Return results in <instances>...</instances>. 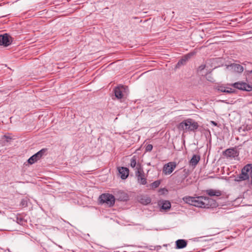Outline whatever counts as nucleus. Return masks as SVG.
Wrapping results in <instances>:
<instances>
[{
	"label": "nucleus",
	"instance_id": "4",
	"mask_svg": "<svg viewBox=\"0 0 252 252\" xmlns=\"http://www.w3.org/2000/svg\"><path fill=\"white\" fill-rule=\"evenodd\" d=\"M100 203H105L109 207L114 206L115 202V196L110 193H103L99 197Z\"/></svg>",
	"mask_w": 252,
	"mask_h": 252
},
{
	"label": "nucleus",
	"instance_id": "30",
	"mask_svg": "<svg viewBox=\"0 0 252 252\" xmlns=\"http://www.w3.org/2000/svg\"><path fill=\"white\" fill-rule=\"evenodd\" d=\"M200 68H201V69H203L204 68V67H203L202 66H200Z\"/></svg>",
	"mask_w": 252,
	"mask_h": 252
},
{
	"label": "nucleus",
	"instance_id": "25",
	"mask_svg": "<svg viewBox=\"0 0 252 252\" xmlns=\"http://www.w3.org/2000/svg\"><path fill=\"white\" fill-rule=\"evenodd\" d=\"M20 205L22 207H26L27 206V201L25 199H23L21 201Z\"/></svg>",
	"mask_w": 252,
	"mask_h": 252
},
{
	"label": "nucleus",
	"instance_id": "16",
	"mask_svg": "<svg viewBox=\"0 0 252 252\" xmlns=\"http://www.w3.org/2000/svg\"><path fill=\"white\" fill-rule=\"evenodd\" d=\"M206 193L210 196H220L221 195V191L217 189H210L206 190Z\"/></svg>",
	"mask_w": 252,
	"mask_h": 252
},
{
	"label": "nucleus",
	"instance_id": "22",
	"mask_svg": "<svg viewBox=\"0 0 252 252\" xmlns=\"http://www.w3.org/2000/svg\"><path fill=\"white\" fill-rule=\"evenodd\" d=\"M160 184V181L159 180H157L151 184V187L153 189H156L158 188Z\"/></svg>",
	"mask_w": 252,
	"mask_h": 252
},
{
	"label": "nucleus",
	"instance_id": "8",
	"mask_svg": "<svg viewBox=\"0 0 252 252\" xmlns=\"http://www.w3.org/2000/svg\"><path fill=\"white\" fill-rule=\"evenodd\" d=\"M175 162H169L165 164L163 167V173L165 175L170 174L176 167Z\"/></svg>",
	"mask_w": 252,
	"mask_h": 252
},
{
	"label": "nucleus",
	"instance_id": "7",
	"mask_svg": "<svg viewBox=\"0 0 252 252\" xmlns=\"http://www.w3.org/2000/svg\"><path fill=\"white\" fill-rule=\"evenodd\" d=\"M231 86L236 89L240 90L251 91H252V86H251L246 83L243 82H238L231 84Z\"/></svg>",
	"mask_w": 252,
	"mask_h": 252
},
{
	"label": "nucleus",
	"instance_id": "9",
	"mask_svg": "<svg viewBox=\"0 0 252 252\" xmlns=\"http://www.w3.org/2000/svg\"><path fill=\"white\" fill-rule=\"evenodd\" d=\"M11 43V41L10 40L8 34L5 33L3 35H0V45L7 47Z\"/></svg>",
	"mask_w": 252,
	"mask_h": 252
},
{
	"label": "nucleus",
	"instance_id": "21",
	"mask_svg": "<svg viewBox=\"0 0 252 252\" xmlns=\"http://www.w3.org/2000/svg\"><path fill=\"white\" fill-rule=\"evenodd\" d=\"M139 202L143 205H148L151 202V199L150 197L145 195L141 196L139 198Z\"/></svg>",
	"mask_w": 252,
	"mask_h": 252
},
{
	"label": "nucleus",
	"instance_id": "14",
	"mask_svg": "<svg viewBox=\"0 0 252 252\" xmlns=\"http://www.w3.org/2000/svg\"><path fill=\"white\" fill-rule=\"evenodd\" d=\"M158 204L162 210H167L171 208V203L167 200H160Z\"/></svg>",
	"mask_w": 252,
	"mask_h": 252
},
{
	"label": "nucleus",
	"instance_id": "13",
	"mask_svg": "<svg viewBox=\"0 0 252 252\" xmlns=\"http://www.w3.org/2000/svg\"><path fill=\"white\" fill-rule=\"evenodd\" d=\"M228 67L230 68L233 71L238 73L242 72L244 70L243 67L241 65L236 63L231 64L228 66Z\"/></svg>",
	"mask_w": 252,
	"mask_h": 252
},
{
	"label": "nucleus",
	"instance_id": "17",
	"mask_svg": "<svg viewBox=\"0 0 252 252\" xmlns=\"http://www.w3.org/2000/svg\"><path fill=\"white\" fill-rule=\"evenodd\" d=\"M124 90L123 86H119L115 89L114 93L115 96L118 98L121 99L123 97V91Z\"/></svg>",
	"mask_w": 252,
	"mask_h": 252
},
{
	"label": "nucleus",
	"instance_id": "28",
	"mask_svg": "<svg viewBox=\"0 0 252 252\" xmlns=\"http://www.w3.org/2000/svg\"><path fill=\"white\" fill-rule=\"evenodd\" d=\"M212 123L215 126L217 125V123L214 121H212Z\"/></svg>",
	"mask_w": 252,
	"mask_h": 252
},
{
	"label": "nucleus",
	"instance_id": "5",
	"mask_svg": "<svg viewBox=\"0 0 252 252\" xmlns=\"http://www.w3.org/2000/svg\"><path fill=\"white\" fill-rule=\"evenodd\" d=\"M47 151V149H42L39 151L31 157L28 161L30 164H32L39 160Z\"/></svg>",
	"mask_w": 252,
	"mask_h": 252
},
{
	"label": "nucleus",
	"instance_id": "11",
	"mask_svg": "<svg viewBox=\"0 0 252 252\" xmlns=\"http://www.w3.org/2000/svg\"><path fill=\"white\" fill-rule=\"evenodd\" d=\"M223 154L227 158H235L237 156L236 151L233 148L226 149L223 152Z\"/></svg>",
	"mask_w": 252,
	"mask_h": 252
},
{
	"label": "nucleus",
	"instance_id": "3",
	"mask_svg": "<svg viewBox=\"0 0 252 252\" xmlns=\"http://www.w3.org/2000/svg\"><path fill=\"white\" fill-rule=\"evenodd\" d=\"M251 177L252 180V164H248L242 169L241 173L236 177L235 180L237 182L245 181Z\"/></svg>",
	"mask_w": 252,
	"mask_h": 252
},
{
	"label": "nucleus",
	"instance_id": "18",
	"mask_svg": "<svg viewBox=\"0 0 252 252\" xmlns=\"http://www.w3.org/2000/svg\"><path fill=\"white\" fill-rule=\"evenodd\" d=\"M130 165L132 168H134L135 171L138 170V166L142 167L141 165L139 163H137L136 158L135 156H133L131 158Z\"/></svg>",
	"mask_w": 252,
	"mask_h": 252
},
{
	"label": "nucleus",
	"instance_id": "26",
	"mask_svg": "<svg viewBox=\"0 0 252 252\" xmlns=\"http://www.w3.org/2000/svg\"><path fill=\"white\" fill-rule=\"evenodd\" d=\"M17 221H18V222L19 223H20V224H22L23 223V222L24 221V220L22 218H20L19 219L18 218H17Z\"/></svg>",
	"mask_w": 252,
	"mask_h": 252
},
{
	"label": "nucleus",
	"instance_id": "1",
	"mask_svg": "<svg viewBox=\"0 0 252 252\" xmlns=\"http://www.w3.org/2000/svg\"><path fill=\"white\" fill-rule=\"evenodd\" d=\"M185 202L196 207L203 208H209L211 207L212 200L207 197L204 196H185L183 198Z\"/></svg>",
	"mask_w": 252,
	"mask_h": 252
},
{
	"label": "nucleus",
	"instance_id": "6",
	"mask_svg": "<svg viewBox=\"0 0 252 252\" xmlns=\"http://www.w3.org/2000/svg\"><path fill=\"white\" fill-rule=\"evenodd\" d=\"M139 169L138 171H135V176L137 178L138 183L140 184L145 185L147 184V179L145 177L144 173L143 168L138 166Z\"/></svg>",
	"mask_w": 252,
	"mask_h": 252
},
{
	"label": "nucleus",
	"instance_id": "2",
	"mask_svg": "<svg viewBox=\"0 0 252 252\" xmlns=\"http://www.w3.org/2000/svg\"><path fill=\"white\" fill-rule=\"evenodd\" d=\"M198 127V123L191 119L184 120L179 126V128L182 129L184 132L195 131Z\"/></svg>",
	"mask_w": 252,
	"mask_h": 252
},
{
	"label": "nucleus",
	"instance_id": "15",
	"mask_svg": "<svg viewBox=\"0 0 252 252\" xmlns=\"http://www.w3.org/2000/svg\"><path fill=\"white\" fill-rule=\"evenodd\" d=\"M176 249H183L187 246V241L184 239H178L175 242Z\"/></svg>",
	"mask_w": 252,
	"mask_h": 252
},
{
	"label": "nucleus",
	"instance_id": "12",
	"mask_svg": "<svg viewBox=\"0 0 252 252\" xmlns=\"http://www.w3.org/2000/svg\"><path fill=\"white\" fill-rule=\"evenodd\" d=\"M118 171L122 179H126L129 174V170L126 167H121L118 168Z\"/></svg>",
	"mask_w": 252,
	"mask_h": 252
},
{
	"label": "nucleus",
	"instance_id": "20",
	"mask_svg": "<svg viewBox=\"0 0 252 252\" xmlns=\"http://www.w3.org/2000/svg\"><path fill=\"white\" fill-rule=\"evenodd\" d=\"M200 159V157L199 155H193L192 158L189 161L191 165L195 166Z\"/></svg>",
	"mask_w": 252,
	"mask_h": 252
},
{
	"label": "nucleus",
	"instance_id": "31",
	"mask_svg": "<svg viewBox=\"0 0 252 252\" xmlns=\"http://www.w3.org/2000/svg\"><path fill=\"white\" fill-rule=\"evenodd\" d=\"M134 19H137V17H133Z\"/></svg>",
	"mask_w": 252,
	"mask_h": 252
},
{
	"label": "nucleus",
	"instance_id": "27",
	"mask_svg": "<svg viewBox=\"0 0 252 252\" xmlns=\"http://www.w3.org/2000/svg\"><path fill=\"white\" fill-rule=\"evenodd\" d=\"M224 87H220V90L221 92H224Z\"/></svg>",
	"mask_w": 252,
	"mask_h": 252
},
{
	"label": "nucleus",
	"instance_id": "10",
	"mask_svg": "<svg viewBox=\"0 0 252 252\" xmlns=\"http://www.w3.org/2000/svg\"><path fill=\"white\" fill-rule=\"evenodd\" d=\"M116 195L117 199L120 201H126L129 199L128 194L123 191H118Z\"/></svg>",
	"mask_w": 252,
	"mask_h": 252
},
{
	"label": "nucleus",
	"instance_id": "19",
	"mask_svg": "<svg viewBox=\"0 0 252 252\" xmlns=\"http://www.w3.org/2000/svg\"><path fill=\"white\" fill-rule=\"evenodd\" d=\"M193 55L192 53H189L186 55L182 59H181L177 63V65L180 66L186 64V62L190 58L191 56Z\"/></svg>",
	"mask_w": 252,
	"mask_h": 252
},
{
	"label": "nucleus",
	"instance_id": "29",
	"mask_svg": "<svg viewBox=\"0 0 252 252\" xmlns=\"http://www.w3.org/2000/svg\"><path fill=\"white\" fill-rule=\"evenodd\" d=\"M221 101L224 102V103H227V104H229V103L228 102H227L226 100H221Z\"/></svg>",
	"mask_w": 252,
	"mask_h": 252
},
{
	"label": "nucleus",
	"instance_id": "23",
	"mask_svg": "<svg viewBox=\"0 0 252 252\" xmlns=\"http://www.w3.org/2000/svg\"><path fill=\"white\" fill-rule=\"evenodd\" d=\"M236 91L234 89H232L230 88H224V93H226L228 94H231V93H235Z\"/></svg>",
	"mask_w": 252,
	"mask_h": 252
},
{
	"label": "nucleus",
	"instance_id": "24",
	"mask_svg": "<svg viewBox=\"0 0 252 252\" xmlns=\"http://www.w3.org/2000/svg\"><path fill=\"white\" fill-rule=\"evenodd\" d=\"M146 151L147 152H150L153 149V145L151 144H148L146 147Z\"/></svg>",
	"mask_w": 252,
	"mask_h": 252
}]
</instances>
